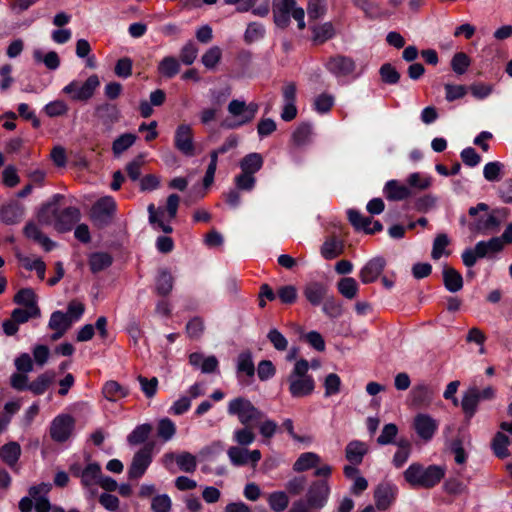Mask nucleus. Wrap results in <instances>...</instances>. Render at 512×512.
<instances>
[{"instance_id": "nucleus-1", "label": "nucleus", "mask_w": 512, "mask_h": 512, "mask_svg": "<svg viewBox=\"0 0 512 512\" xmlns=\"http://www.w3.org/2000/svg\"><path fill=\"white\" fill-rule=\"evenodd\" d=\"M446 469L440 465L427 467L420 463H412L403 473L405 481L412 487L430 489L436 486L445 476Z\"/></svg>"}, {"instance_id": "nucleus-2", "label": "nucleus", "mask_w": 512, "mask_h": 512, "mask_svg": "<svg viewBox=\"0 0 512 512\" xmlns=\"http://www.w3.org/2000/svg\"><path fill=\"white\" fill-rule=\"evenodd\" d=\"M309 363L305 359L298 360L287 381L289 384V392L294 398H302L310 395L315 389V381L308 374Z\"/></svg>"}, {"instance_id": "nucleus-3", "label": "nucleus", "mask_w": 512, "mask_h": 512, "mask_svg": "<svg viewBox=\"0 0 512 512\" xmlns=\"http://www.w3.org/2000/svg\"><path fill=\"white\" fill-rule=\"evenodd\" d=\"M290 17L297 22L299 30L306 28L305 11L297 5L296 0H273V19L279 28H287L290 24Z\"/></svg>"}, {"instance_id": "nucleus-4", "label": "nucleus", "mask_w": 512, "mask_h": 512, "mask_svg": "<svg viewBox=\"0 0 512 512\" xmlns=\"http://www.w3.org/2000/svg\"><path fill=\"white\" fill-rule=\"evenodd\" d=\"M227 411L229 415L237 416L241 424L247 426L253 421L262 419V412L250 400L237 397L229 401Z\"/></svg>"}, {"instance_id": "nucleus-5", "label": "nucleus", "mask_w": 512, "mask_h": 512, "mask_svg": "<svg viewBox=\"0 0 512 512\" xmlns=\"http://www.w3.org/2000/svg\"><path fill=\"white\" fill-rule=\"evenodd\" d=\"M100 85L97 75L93 74L87 78L85 82L73 80L67 84L62 92L70 97L73 101L86 102L94 95L96 89Z\"/></svg>"}, {"instance_id": "nucleus-6", "label": "nucleus", "mask_w": 512, "mask_h": 512, "mask_svg": "<svg viewBox=\"0 0 512 512\" xmlns=\"http://www.w3.org/2000/svg\"><path fill=\"white\" fill-rule=\"evenodd\" d=\"M259 105L255 102L246 104L245 101L234 99L228 104L227 110L229 114L235 119L233 124L229 127L236 128L250 123L256 116Z\"/></svg>"}, {"instance_id": "nucleus-7", "label": "nucleus", "mask_w": 512, "mask_h": 512, "mask_svg": "<svg viewBox=\"0 0 512 512\" xmlns=\"http://www.w3.org/2000/svg\"><path fill=\"white\" fill-rule=\"evenodd\" d=\"M326 69L337 78L356 79L361 75L357 70L355 61L348 56L336 55L331 57L325 64Z\"/></svg>"}, {"instance_id": "nucleus-8", "label": "nucleus", "mask_w": 512, "mask_h": 512, "mask_svg": "<svg viewBox=\"0 0 512 512\" xmlns=\"http://www.w3.org/2000/svg\"><path fill=\"white\" fill-rule=\"evenodd\" d=\"M160 461L171 472H174V463L185 473H193L197 468L196 456L186 451L181 453L167 452L161 457Z\"/></svg>"}, {"instance_id": "nucleus-9", "label": "nucleus", "mask_w": 512, "mask_h": 512, "mask_svg": "<svg viewBox=\"0 0 512 512\" xmlns=\"http://www.w3.org/2000/svg\"><path fill=\"white\" fill-rule=\"evenodd\" d=\"M512 243V223L506 226L505 231L499 237H492L488 241H479L477 246V252L480 257H488L499 253L503 250L504 246Z\"/></svg>"}, {"instance_id": "nucleus-10", "label": "nucleus", "mask_w": 512, "mask_h": 512, "mask_svg": "<svg viewBox=\"0 0 512 512\" xmlns=\"http://www.w3.org/2000/svg\"><path fill=\"white\" fill-rule=\"evenodd\" d=\"M153 459V445L148 444L138 450L132 459L131 465L128 469V476L131 479L141 478Z\"/></svg>"}, {"instance_id": "nucleus-11", "label": "nucleus", "mask_w": 512, "mask_h": 512, "mask_svg": "<svg viewBox=\"0 0 512 512\" xmlns=\"http://www.w3.org/2000/svg\"><path fill=\"white\" fill-rule=\"evenodd\" d=\"M174 146L187 157L195 155L194 133L189 124H180L174 133Z\"/></svg>"}, {"instance_id": "nucleus-12", "label": "nucleus", "mask_w": 512, "mask_h": 512, "mask_svg": "<svg viewBox=\"0 0 512 512\" xmlns=\"http://www.w3.org/2000/svg\"><path fill=\"white\" fill-rule=\"evenodd\" d=\"M116 203L112 197H103L91 209V219L98 226L107 225L115 212Z\"/></svg>"}, {"instance_id": "nucleus-13", "label": "nucleus", "mask_w": 512, "mask_h": 512, "mask_svg": "<svg viewBox=\"0 0 512 512\" xmlns=\"http://www.w3.org/2000/svg\"><path fill=\"white\" fill-rule=\"evenodd\" d=\"M227 455L231 464L234 466H244L251 464L252 467H255L262 457L260 450H248L245 447L239 446L229 447L227 450Z\"/></svg>"}, {"instance_id": "nucleus-14", "label": "nucleus", "mask_w": 512, "mask_h": 512, "mask_svg": "<svg viewBox=\"0 0 512 512\" xmlns=\"http://www.w3.org/2000/svg\"><path fill=\"white\" fill-rule=\"evenodd\" d=\"M75 421L68 414H61L55 417L50 426L51 438L56 442H65L74 430Z\"/></svg>"}, {"instance_id": "nucleus-15", "label": "nucleus", "mask_w": 512, "mask_h": 512, "mask_svg": "<svg viewBox=\"0 0 512 512\" xmlns=\"http://www.w3.org/2000/svg\"><path fill=\"white\" fill-rule=\"evenodd\" d=\"M413 429L417 436L425 441H430L438 430V421L426 413H418L413 420Z\"/></svg>"}, {"instance_id": "nucleus-16", "label": "nucleus", "mask_w": 512, "mask_h": 512, "mask_svg": "<svg viewBox=\"0 0 512 512\" xmlns=\"http://www.w3.org/2000/svg\"><path fill=\"white\" fill-rule=\"evenodd\" d=\"M398 495V487L391 482H381L374 490V501L378 510L385 511L392 506Z\"/></svg>"}, {"instance_id": "nucleus-17", "label": "nucleus", "mask_w": 512, "mask_h": 512, "mask_svg": "<svg viewBox=\"0 0 512 512\" xmlns=\"http://www.w3.org/2000/svg\"><path fill=\"white\" fill-rule=\"evenodd\" d=\"M330 487L326 480L313 482L307 492V504L312 508H322L329 497Z\"/></svg>"}, {"instance_id": "nucleus-18", "label": "nucleus", "mask_w": 512, "mask_h": 512, "mask_svg": "<svg viewBox=\"0 0 512 512\" xmlns=\"http://www.w3.org/2000/svg\"><path fill=\"white\" fill-rule=\"evenodd\" d=\"M386 262L382 257L369 260L360 270L359 277L363 284L375 282L383 272Z\"/></svg>"}, {"instance_id": "nucleus-19", "label": "nucleus", "mask_w": 512, "mask_h": 512, "mask_svg": "<svg viewBox=\"0 0 512 512\" xmlns=\"http://www.w3.org/2000/svg\"><path fill=\"white\" fill-rule=\"evenodd\" d=\"M368 451L369 446L367 443L359 440H353L345 447V458L353 465H360Z\"/></svg>"}, {"instance_id": "nucleus-20", "label": "nucleus", "mask_w": 512, "mask_h": 512, "mask_svg": "<svg viewBox=\"0 0 512 512\" xmlns=\"http://www.w3.org/2000/svg\"><path fill=\"white\" fill-rule=\"evenodd\" d=\"M48 326L51 330L55 331L51 336V339L55 341L62 337L68 330L71 326V320H69V317L65 313L55 311L50 316Z\"/></svg>"}, {"instance_id": "nucleus-21", "label": "nucleus", "mask_w": 512, "mask_h": 512, "mask_svg": "<svg viewBox=\"0 0 512 512\" xmlns=\"http://www.w3.org/2000/svg\"><path fill=\"white\" fill-rule=\"evenodd\" d=\"M80 219V211L76 207H68L57 215L55 228L59 231H68Z\"/></svg>"}, {"instance_id": "nucleus-22", "label": "nucleus", "mask_w": 512, "mask_h": 512, "mask_svg": "<svg viewBox=\"0 0 512 512\" xmlns=\"http://www.w3.org/2000/svg\"><path fill=\"white\" fill-rule=\"evenodd\" d=\"M312 41L316 45H321L336 35V29L332 22L327 21L321 24L311 26Z\"/></svg>"}, {"instance_id": "nucleus-23", "label": "nucleus", "mask_w": 512, "mask_h": 512, "mask_svg": "<svg viewBox=\"0 0 512 512\" xmlns=\"http://www.w3.org/2000/svg\"><path fill=\"white\" fill-rule=\"evenodd\" d=\"M384 195L388 200L401 201L411 195L409 187L399 183L397 180H390L384 186Z\"/></svg>"}, {"instance_id": "nucleus-24", "label": "nucleus", "mask_w": 512, "mask_h": 512, "mask_svg": "<svg viewBox=\"0 0 512 512\" xmlns=\"http://www.w3.org/2000/svg\"><path fill=\"white\" fill-rule=\"evenodd\" d=\"M264 163L261 154L253 152L245 155L239 162L241 172L255 176Z\"/></svg>"}, {"instance_id": "nucleus-25", "label": "nucleus", "mask_w": 512, "mask_h": 512, "mask_svg": "<svg viewBox=\"0 0 512 512\" xmlns=\"http://www.w3.org/2000/svg\"><path fill=\"white\" fill-rule=\"evenodd\" d=\"M443 282L445 288L450 292H457L463 287L462 275L454 268L447 265L443 268Z\"/></svg>"}, {"instance_id": "nucleus-26", "label": "nucleus", "mask_w": 512, "mask_h": 512, "mask_svg": "<svg viewBox=\"0 0 512 512\" xmlns=\"http://www.w3.org/2000/svg\"><path fill=\"white\" fill-rule=\"evenodd\" d=\"M327 287L319 282H311L306 285L304 295L312 305H319L325 298Z\"/></svg>"}, {"instance_id": "nucleus-27", "label": "nucleus", "mask_w": 512, "mask_h": 512, "mask_svg": "<svg viewBox=\"0 0 512 512\" xmlns=\"http://www.w3.org/2000/svg\"><path fill=\"white\" fill-rule=\"evenodd\" d=\"M21 455V447L17 442H9L0 448V458L8 466L14 467Z\"/></svg>"}, {"instance_id": "nucleus-28", "label": "nucleus", "mask_w": 512, "mask_h": 512, "mask_svg": "<svg viewBox=\"0 0 512 512\" xmlns=\"http://www.w3.org/2000/svg\"><path fill=\"white\" fill-rule=\"evenodd\" d=\"M101 467L97 463L88 464L81 472V483L85 487H92L99 484L101 480Z\"/></svg>"}, {"instance_id": "nucleus-29", "label": "nucleus", "mask_w": 512, "mask_h": 512, "mask_svg": "<svg viewBox=\"0 0 512 512\" xmlns=\"http://www.w3.org/2000/svg\"><path fill=\"white\" fill-rule=\"evenodd\" d=\"M102 393L107 400L116 402L128 395V389L120 385L117 381L110 380L103 386Z\"/></svg>"}, {"instance_id": "nucleus-30", "label": "nucleus", "mask_w": 512, "mask_h": 512, "mask_svg": "<svg viewBox=\"0 0 512 512\" xmlns=\"http://www.w3.org/2000/svg\"><path fill=\"white\" fill-rule=\"evenodd\" d=\"M0 215L4 223L15 224L22 219L24 208L19 203H10L2 208Z\"/></svg>"}, {"instance_id": "nucleus-31", "label": "nucleus", "mask_w": 512, "mask_h": 512, "mask_svg": "<svg viewBox=\"0 0 512 512\" xmlns=\"http://www.w3.org/2000/svg\"><path fill=\"white\" fill-rule=\"evenodd\" d=\"M313 130L310 124L299 125L291 136L292 144L296 147L308 145L312 140Z\"/></svg>"}, {"instance_id": "nucleus-32", "label": "nucleus", "mask_w": 512, "mask_h": 512, "mask_svg": "<svg viewBox=\"0 0 512 512\" xmlns=\"http://www.w3.org/2000/svg\"><path fill=\"white\" fill-rule=\"evenodd\" d=\"M158 72L166 78H172L180 71V62L176 57L166 56L158 64Z\"/></svg>"}, {"instance_id": "nucleus-33", "label": "nucleus", "mask_w": 512, "mask_h": 512, "mask_svg": "<svg viewBox=\"0 0 512 512\" xmlns=\"http://www.w3.org/2000/svg\"><path fill=\"white\" fill-rule=\"evenodd\" d=\"M479 403L477 388H470L464 395L461 401L462 409L468 419L472 418L477 410Z\"/></svg>"}, {"instance_id": "nucleus-34", "label": "nucleus", "mask_w": 512, "mask_h": 512, "mask_svg": "<svg viewBox=\"0 0 512 512\" xmlns=\"http://www.w3.org/2000/svg\"><path fill=\"white\" fill-rule=\"evenodd\" d=\"M343 251V242L336 238L327 239L321 247V255L327 260H331L338 257L343 253Z\"/></svg>"}, {"instance_id": "nucleus-35", "label": "nucleus", "mask_w": 512, "mask_h": 512, "mask_svg": "<svg viewBox=\"0 0 512 512\" xmlns=\"http://www.w3.org/2000/svg\"><path fill=\"white\" fill-rule=\"evenodd\" d=\"M149 213V222L157 226V228L161 229L164 233H171L172 227L165 223V211L163 209H156L154 204H150L148 206Z\"/></svg>"}, {"instance_id": "nucleus-36", "label": "nucleus", "mask_w": 512, "mask_h": 512, "mask_svg": "<svg viewBox=\"0 0 512 512\" xmlns=\"http://www.w3.org/2000/svg\"><path fill=\"white\" fill-rule=\"evenodd\" d=\"M320 462V457L314 452L302 453L295 463L293 464V470L296 472H303L315 467Z\"/></svg>"}, {"instance_id": "nucleus-37", "label": "nucleus", "mask_w": 512, "mask_h": 512, "mask_svg": "<svg viewBox=\"0 0 512 512\" xmlns=\"http://www.w3.org/2000/svg\"><path fill=\"white\" fill-rule=\"evenodd\" d=\"M509 444L510 440L508 436L502 432H497L491 442V448L498 458L503 459L510 455L508 450Z\"/></svg>"}, {"instance_id": "nucleus-38", "label": "nucleus", "mask_w": 512, "mask_h": 512, "mask_svg": "<svg viewBox=\"0 0 512 512\" xmlns=\"http://www.w3.org/2000/svg\"><path fill=\"white\" fill-rule=\"evenodd\" d=\"M53 379V374L47 372L43 373L29 384L28 390L31 391L34 395H42L51 385Z\"/></svg>"}, {"instance_id": "nucleus-39", "label": "nucleus", "mask_w": 512, "mask_h": 512, "mask_svg": "<svg viewBox=\"0 0 512 512\" xmlns=\"http://www.w3.org/2000/svg\"><path fill=\"white\" fill-rule=\"evenodd\" d=\"M137 140V136L132 133H125L117 137L112 144V151L115 156L121 155L129 149Z\"/></svg>"}, {"instance_id": "nucleus-40", "label": "nucleus", "mask_w": 512, "mask_h": 512, "mask_svg": "<svg viewBox=\"0 0 512 512\" xmlns=\"http://www.w3.org/2000/svg\"><path fill=\"white\" fill-rule=\"evenodd\" d=\"M14 302L27 308H39L37 305V296L31 288H24L14 296Z\"/></svg>"}, {"instance_id": "nucleus-41", "label": "nucleus", "mask_w": 512, "mask_h": 512, "mask_svg": "<svg viewBox=\"0 0 512 512\" xmlns=\"http://www.w3.org/2000/svg\"><path fill=\"white\" fill-rule=\"evenodd\" d=\"M337 288L339 293L347 299L355 298L359 289L357 281L352 277L342 278L338 282Z\"/></svg>"}, {"instance_id": "nucleus-42", "label": "nucleus", "mask_w": 512, "mask_h": 512, "mask_svg": "<svg viewBox=\"0 0 512 512\" xmlns=\"http://www.w3.org/2000/svg\"><path fill=\"white\" fill-rule=\"evenodd\" d=\"M111 263V256L104 252L93 253L89 258L90 269L93 273L104 270L105 268L109 267Z\"/></svg>"}, {"instance_id": "nucleus-43", "label": "nucleus", "mask_w": 512, "mask_h": 512, "mask_svg": "<svg viewBox=\"0 0 512 512\" xmlns=\"http://www.w3.org/2000/svg\"><path fill=\"white\" fill-rule=\"evenodd\" d=\"M176 434V425L169 418H162L157 425V435L164 442L170 441Z\"/></svg>"}, {"instance_id": "nucleus-44", "label": "nucleus", "mask_w": 512, "mask_h": 512, "mask_svg": "<svg viewBox=\"0 0 512 512\" xmlns=\"http://www.w3.org/2000/svg\"><path fill=\"white\" fill-rule=\"evenodd\" d=\"M327 13L326 0H308L307 14L310 20H317L324 17Z\"/></svg>"}, {"instance_id": "nucleus-45", "label": "nucleus", "mask_w": 512, "mask_h": 512, "mask_svg": "<svg viewBox=\"0 0 512 512\" xmlns=\"http://www.w3.org/2000/svg\"><path fill=\"white\" fill-rule=\"evenodd\" d=\"M268 504L273 511L282 512L288 507L289 498L285 492L276 491L268 496Z\"/></svg>"}, {"instance_id": "nucleus-46", "label": "nucleus", "mask_w": 512, "mask_h": 512, "mask_svg": "<svg viewBox=\"0 0 512 512\" xmlns=\"http://www.w3.org/2000/svg\"><path fill=\"white\" fill-rule=\"evenodd\" d=\"M256 435L250 427L245 426L233 432V440L239 447H246L255 441Z\"/></svg>"}, {"instance_id": "nucleus-47", "label": "nucleus", "mask_w": 512, "mask_h": 512, "mask_svg": "<svg viewBox=\"0 0 512 512\" xmlns=\"http://www.w3.org/2000/svg\"><path fill=\"white\" fill-rule=\"evenodd\" d=\"M152 431L150 424L138 425L127 437L129 444L137 445L146 441Z\"/></svg>"}, {"instance_id": "nucleus-48", "label": "nucleus", "mask_w": 512, "mask_h": 512, "mask_svg": "<svg viewBox=\"0 0 512 512\" xmlns=\"http://www.w3.org/2000/svg\"><path fill=\"white\" fill-rule=\"evenodd\" d=\"M221 58V48L218 46H212L202 55L201 62L207 69H214L220 62Z\"/></svg>"}, {"instance_id": "nucleus-49", "label": "nucleus", "mask_w": 512, "mask_h": 512, "mask_svg": "<svg viewBox=\"0 0 512 512\" xmlns=\"http://www.w3.org/2000/svg\"><path fill=\"white\" fill-rule=\"evenodd\" d=\"M33 57L37 62H43L45 66L50 70H56L60 65L59 56L56 52L50 51L43 55L40 50L33 52Z\"/></svg>"}, {"instance_id": "nucleus-50", "label": "nucleus", "mask_w": 512, "mask_h": 512, "mask_svg": "<svg viewBox=\"0 0 512 512\" xmlns=\"http://www.w3.org/2000/svg\"><path fill=\"white\" fill-rule=\"evenodd\" d=\"M470 64L471 60L464 52L455 53L451 60V68L458 75L464 74L468 70Z\"/></svg>"}, {"instance_id": "nucleus-51", "label": "nucleus", "mask_w": 512, "mask_h": 512, "mask_svg": "<svg viewBox=\"0 0 512 512\" xmlns=\"http://www.w3.org/2000/svg\"><path fill=\"white\" fill-rule=\"evenodd\" d=\"M407 183L412 188L426 190L431 186L432 178L419 172H415L408 176Z\"/></svg>"}, {"instance_id": "nucleus-52", "label": "nucleus", "mask_w": 512, "mask_h": 512, "mask_svg": "<svg viewBox=\"0 0 512 512\" xmlns=\"http://www.w3.org/2000/svg\"><path fill=\"white\" fill-rule=\"evenodd\" d=\"M237 371L249 377L254 375L255 367L250 353L244 352L238 356Z\"/></svg>"}, {"instance_id": "nucleus-53", "label": "nucleus", "mask_w": 512, "mask_h": 512, "mask_svg": "<svg viewBox=\"0 0 512 512\" xmlns=\"http://www.w3.org/2000/svg\"><path fill=\"white\" fill-rule=\"evenodd\" d=\"M449 244V238L446 234H439L436 236L433 242V248L431 252V257L434 260L440 259L444 254L449 255V252H446L445 249Z\"/></svg>"}, {"instance_id": "nucleus-54", "label": "nucleus", "mask_w": 512, "mask_h": 512, "mask_svg": "<svg viewBox=\"0 0 512 512\" xmlns=\"http://www.w3.org/2000/svg\"><path fill=\"white\" fill-rule=\"evenodd\" d=\"M234 185L240 191H252L256 185V177L241 172L234 177Z\"/></svg>"}, {"instance_id": "nucleus-55", "label": "nucleus", "mask_w": 512, "mask_h": 512, "mask_svg": "<svg viewBox=\"0 0 512 512\" xmlns=\"http://www.w3.org/2000/svg\"><path fill=\"white\" fill-rule=\"evenodd\" d=\"M173 277L168 271H161L157 281L156 290L160 295H167L172 291Z\"/></svg>"}, {"instance_id": "nucleus-56", "label": "nucleus", "mask_w": 512, "mask_h": 512, "mask_svg": "<svg viewBox=\"0 0 512 512\" xmlns=\"http://www.w3.org/2000/svg\"><path fill=\"white\" fill-rule=\"evenodd\" d=\"M500 225V220L493 214H490L484 221H478L477 223L470 226L472 231L486 233L487 231H496Z\"/></svg>"}, {"instance_id": "nucleus-57", "label": "nucleus", "mask_w": 512, "mask_h": 512, "mask_svg": "<svg viewBox=\"0 0 512 512\" xmlns=\"http://www.w3.org/2000/svg\"><path fill=\"white\" fill-rule=\"evenodd\" d=\"M335 102V98L333 95L328 93H322L318 95L314 100V109L320 113L324 114L330 111Z\"/></svg>"}, {"instance_id": "nucleus-58", "label": "nucleus", "mask_w": 512, "mask_h": 512, "mask_svg": "<svg viewBox=\"0 0 512 512\" xmlns=\"http://www.w3.org/2000/svg\"><path fill=\"white\" fill-rule=\"evenodd\" d=\"M40 315L39 308H17L12 312V318L18 323H25L31 318H36Z\"/></svg>"}, {"instance_id": "nucleus-59", "label": "nucleus", "mask_w": 512, "mask_h": 512, "mask_svg": "<svg viewBox=\"0 0 512 512\" xmlns=\"http://www.w3.org/2000/svg\"><path fill=\"white\" fill-rule=\"evenodd\" d=\"M172 507L171 498L167 494L156 495L152 498V512H170Z\"/></svg>"}, {"instance_id": "nucleus-60", "label": "nucleus", "mask_w": 512, "mask_h": 512, "mask_svg": "<svg viewBox=\"0 0 512 512\" xmlns=\"http://www.w3.org/2000/svg\"><path fill=\"white\" fill-rule=\"evenodd\" d=\"M198 54V48L192 41L187 42L180 51L181 62L185 65H191Z\"/></svg>"}, {"instance_id": "nucleus-61", "label": "nucleus", "mask_w": 512, "mask_h": 512, "mask_svg": "<svg viewBox=\"0 0 512 512\" xmlns=\"http://www.w3.org/2000/svg\"><path fill=\"white\" fill-rule=\"evenodd\" d=\"M341 386V379L335 373H330L324 380L325 396L329 397L339 393Z\"/></svg>"}, {"instance_id": "nucleus-62", "label": "nucleus", "mask_w": 512, "mask_h": 512, "mask_svg": "<svg viewBox=\"0 0 512 512\" xmlns=\"http://www.w3.org/2000/svg\"><path fill=\"white\" fill-rule=\"evenodd\" d=\"M264 27L256 22L250 23L245 31L244 39L248 43L255 42L264 36Z\"/></svg>"}, {"instance_id": "nucleus-63", "label": "nucleus", "mask_w": 512, "mask_h": 512, "mask_svg": "<svg viewBox=\"0 0 512 512\" xmlns=\"http://www.w3.org/2000/svg\"><path fill=\"white\" fill-rule=\"evenodd\" d=\"M379 72L381 79L387 84H396L400 79L398 71L389 63L383 64Z\"/></svg>"}, {"instance_id": "nucleus-64", "label": "nucleus", "mask_w": 512, "mask_h": 512, "mask_svg": "<svg viewBox=\"0 0 512 512\" xmlns=\"http://www.w3.org/2000/svg\"><path fill=\"white\" fill-rule=\"evenodd\" d=\"M44 111L49 117L62 116L67 113L68 106L63 100H55L48 103L44 107Z\"/></svg>"}]
</instances>
